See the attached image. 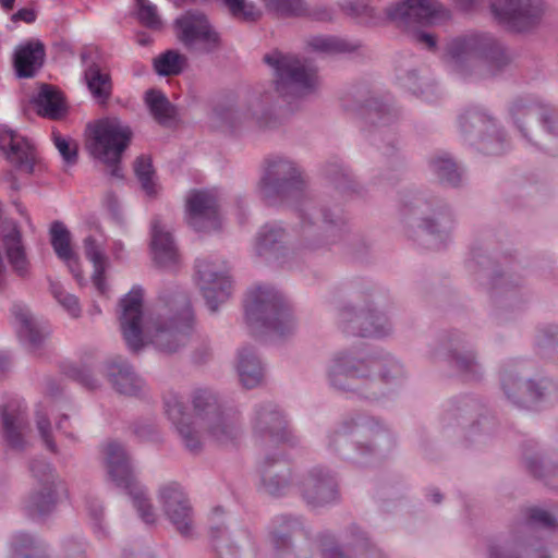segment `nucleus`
<instances>
[{"label":"nucleus","instance_id":"nucleus-1","mask_svg":"<svg viewBox=\"0 0 558 558\" xmlns=\"http://www.w3.org/2000/svg\"><path fill=\"white\" fill-rule=\"evenodd\" d=\"M143 290L133 287L120 301V326L128 348L140 351L145 343L163 353H174L191 338L194 316L189 296L175 291L159 296L143 318Z\"/></svg>","mask_w":558,"mask_h":558},{"label":"nucleus","instance_id":"nucleus-2","mask_svg":"<svg viewBox=\"0 0 558 558\" xmlns=\"http://www.w3.org/2000/svg\"><path fill=\"white\" fill-rule=\"evenodd\" d=\"M259 196L269 205H294L300 219L301 242L298 251L313 252L326 244L336 243L340 239L345 226V216L342 208H320V218L324 232L328 233V241H323L317 232L319 227L313 221L316 213L314 201L305 194V183L298 165L281 156L269 157L265 161V169L258 182Z\"/></svg>","mask_w":558,"mask_h":558},{"label":"nucleus","instance_id":"nucleus-3","mask_svg":"<svg viewBox=\"0 0 558 558\" xmlns=\"http://www.w3.org/2000/svg\"><path fill=\"white\" fill-rule=\"evenodd\" d=\"M325 372L331 389L371 401L383 396L381 383L398 385L407 377L403 364L393 355L363 356L354 349L333 353Z\"/></svg>","mask_w":558,"mask_h":558},{"label":"nucleus","instance_id":"nucleus-4","mask_svg":"<svg viewBox=\"0 0 558 558\" xmlns=\"http://www.w3.org/2000/svg\"><path fill=\"white\" fill-rule=\"evenodd\" d=\"M514 60L512 50L492 33L472 31L447 40L442 62L447 71L463 82L496 77Z\"/></svg>","mask_w":558,"mask_h":558},{"label":"nucleus","instance_id":"nucleus-5","mask_svg":"<svg viewBox=\"0 0 558 558\" xmlns=\"http://www.w3.org/2000/svg\"><path fill=\"white\" fill-rule=\"evenodd\" d=\"M393 446L389 428L363 412L347 414L327 435V447L332 453L361 466L380 460Z\"/></svg>","mask_w":558,"mask_h":558},{"label":"nucleus","instance_id":"nucleus-6","mask_svg":"<svg viewBox=\"0 0 558 558\" xmlns=\"http://www.w3.org/2000/svg\"><path fill=\"white\" fill-rule=\"evenodd\" d=\"M399 214L410 229L409 236L427 248L441 247L454 227L448 204L426 192H407L401 195Z\"/></svg>","mask_w":558,"mask_h":558},{"label":"nucleus","instance_id":"nucleus-7","mask_svg":"<svg viewBox=\"0 0 558 558\" xmlns=\"http://www.w3.org/2000/svg\"><path fill=\"white\" fill-rule=\"evenodd\" d=\"M247 325L256 332L290 335L295 329L291 308L282 293L270 284H258L245 301Z\"/></svg>","mask_w":558,"mask_h":558},{"label":"nucleus","instance_id":"nucleus-8","mask_svg":"<svg viewBox=\"0 0 558 558\" xmlns=\"http://www.w3.org/2000/svg\"><path fill=\"white\" fill-rule=\"evenodd\" d=\"M192 404L202 429L221 446L234 445L242 429L240 413L222 403L219 396L207 388H197L192 393Z\"/></svg>","mask_w":558,"mask_h":558},{"label":"nucleus","instance_id":"nucleus-9","mask_svg":"<svg viewBox=\"0 0 558 558\" xmlns=\"http://www.w3.org/2000/svg\"><path fill=\"white\" fill-rule=\"evenodd\" d=\"M132 138L129 125L117 117H107L86 128V147L90 155L105 163L109 174L122 179L121 158Z\"/></svg>","mask_w":558,"mask_h":558},{"label":"nucleus","instance_id":"nucleus-10","mask_svg":"<svg viewBox=\"0 0 558 558\" xmlns=\"http://www.w3.org/2000/svg\"><path fill=\"white\" fill-rule=\"evenodd\" d=\"M263 60L274 72L275 90L280 97H303L316 89L317 72L306 59L275 49Z\"/></svg>","mask_w":558,"mask_h":558},{"label":"nucleus","instance_id":"nucleus-11","mask_svg":"<svg viewBox=\"0 0 558 558\" xmlns=\"http://www.w3.org/2000/svg\"><path fill=\"white\" fill-rule=\"evenodd\" d=\"M557 520L546 510L531 508L522 525V537H514L502 544L493 543L488 548V558H547L541 542V530H554Z\"/></svg>","mask_w":558,"mask_h":558},{"label":"nucleus","instance_id":"nucleus-12","mask_svg":"<svg viewBox=\"0 0 558 558\" xmlns=\"http://www.w3.org/2000/svg\"><path fill=\"white\" fill-rule=\"evenodd\" d=\"M462 11H470L485 0H453ZM492 14L506 28L525 33L537 27L545 14V0H490Z\"/></svg>","mask_w":558,"mask_h":558},{"label":"nucleus","instance_id":"nucleus-13","mask_svg":"<svg viewBox=\"0 0 558 558\" xmlns=\"http://www.w3.org/2000/svg\"><path fill=\"white\" fill-rule=\"evenodd\" d=\"M104 451L110 480L129 494L138 515L146 524L155 523L153 506L146 498L145 489L136 481L132 461L124 447L117 441H109Z\"/></svg>","mask_w":558,"mask_h":558},{"label":"nucleus","instance_id":"nucleus-14","mask_svg":"<svg viewBox=\"0 0 558 558\" xmlns=\"http://www.w3.org/2000/svg\"><path fill=\"white\" fill-rule=\"evenodd\" d=\"M458 126L463 140L484 155L499 156L510 146L505 131L481 107L462 112L458 117Z\"/></svg>","mask_w":558,"mask_h":558},{"label":"nucleus","instance_id":"nucleus-15","mask_svg":"<svg viewBox=\"0 0 558 558\" xmlns=\"http://www.w3.org/2000/svg\"><path fill=\"white\" fill-rule=\"evenodd\" d=\"M274 558H310V529L301 515L279 514L271 520Z\"/></svg>","mask_w":558,"mask_h":558},{"label":"nucleus","instance_id":"nucleus-16","mask_svg":"<svg viewBox=\"0 0 558 558\" xmlns=\"http://www.w3.org/2000/svg\"><path fill=\"white\" fill-rule=\"evenodd\" d=\"M296 494L311 509L333 506L340 500L337 474L320 464L298 473Z\"/></svg>","mask_w":558,"mask_h":558},{"label":"nucleus","instance_id":"nucleus-17","mask_svg":"<svg viewBox=\"0 0 558 558\" xmlns=\"http://www.w3.org/2000/svg\"><path fill=\"white\" fill-rule=\"evenodd\" d=\"M509 116L522 136L533 143L529 125L537 121L549 136L558 138V111L536 95L515 97L508 107Z\"/></svg>","mask_w":558,"mask_h":558},{"label":"nucleus","instance_id":"nucleus-18","mask_svg":"<svg viewBox=\"0 0 558 558\" xmlns=\"http://www.w3.org/2000/svg\"><path fill=\"white\" fill-rule=\"evenodd\" d=\"M197 286L208 308L216 312L225 303L232 289L227 265L217 257L197 258L195 263Z\"/></svg>","mask_w":558,"mask_h":558},{"label":"nucleus","instance_id":"nucleus-19","mask_svg":"<svg viewBox=\"0 0 558 558\" xmlns=\"http://www.w3.org/2000/svg\"><path fill=\"white\" fill-rule=\"evenodd\" d=\"M253 120L260 128H275L277 119L275 114V96L272 92H265L258 96H253L245 112L239 110L230 104H219L213 110V119L221 126L234 128L241 119Z\"/></svg>","mask_w":558,"mask_h":558},{"label":"nucleus","instance_id":"nucleus-20","mask_svg":"<svg viewBox=\"0 0 558 558\" xmlns=\"http://www.w3.org/2000/svg\"><path fill=\"white\" fill-rule=\"evenodd\" d=\"M254 436L269 445L296 444L295 436L289 428L284 414L270 401L260 402L253 409L251 417Z\"/></svg>","mask_w":558,"mask_h":558},{"label":"nucleus","instance_id":"nucleus-21","mask_svg":"<svg viewBox=\"0 0 558 558\" xmlns=\"http://www.w3.org/2000/svg\"><path fill=\"white\" fill-rule=\"evenodd\" d=\"M501 387L507 398L521 408H535L539 403L553 402L557 399L556 385L549 379H542L539 383L522 381L512 371L502 372Z\"/></svg>","mask_w":558,"mask_h":558},{"label":"nucleus","instance_id":"nucleus-22","mask_svg":"<svg viewBox=\"0 0 558 558\" xmlns=\"http://www.w3.org/2000/svg\"><path fill=\"white\" fill-rule=\"evenodd\" d=\"M31 472L36 481V488L25 500L24 509L29 517H44L56 507L58 476L53 466L45 460H34Z\"/></svg>","mask_w":558,"mask_h":558},{"label":"nucleus","instance_id":"nucleus-23","mask_svg":"<svg viewBox=\"0 0 558 558\" xmlns=\"http://www.w3.org/2000/svg\"><path fill=\"white\" fill-rule=\"evenodd\" d=\"M338 322L341 330L350 336L380 338L391 331L388 318L369 306L361 310L344 306L339 313Z\"/></svg>","mask_w":558,"mask_h":558},{"label":"nucleus","instance_id":"nucleus-24","mask_svg":"<svg viewBox=\"0 0 558 558\" xmlns=\"http://www.w3.org/2000/svg\"><path fill=\"white\" fill-rule=\"evenodd\" d=\"M387 14L402 26L434 24L450 17V11L437 0H402L389 8Z\"/></svg>","mask_w":558,"mask_h":558},{"label":"nucleus","instance_id":"nucleus-25","mask_svg":"<svg viewBox=\"0 0 558 558\" xmlns=\"http://www.w3.org/2000/svg\"><path fill=\"white\" fill-rule=\"evenodd\" d=\"M175 28L179 40L189 49H195L199 45L202 51L210 52L219 45L218 34L202 12H185L175 20Z\"/></svg>","mask_w":558,"mask_h":558},{"label":"nucleus","instance_id":"nucleus-26","mask_svg":"<svg viewBox=\"0 0 558 558\" xmlns=\"http://www.w3.org/2000/svg\"><path fill=\"white\" fill-rule=\"evenodd\" d=\"M187 223L197 232L220 228L217 194L213 190H194L186 199Z\"/></svg>","mask_w":558,"mask_h":558},{"label":"nucleus","instance_id":"nucleus-27","mask_svg":"<svg viewBox=\"0 0 558 558\" xmlns=\"http://www.w3.org/2000/svg\"><path fill=\"white\" fill-rule=\"evenodd\" d=\"M159 501L177 531L184 537L192 536L193 510L182 487L175 483L161 487Z\"/></svg>","mask_w":558,"mask_h":558},{"label":"nucleus","instance_id":"nucleus-28","mask_svg":"<svg viewBox=\"0 0 558 558\" xmlns=\"http://www.w3.org/2000/svg\"><path fill=\"white\" fill-rule=\"evenodd\" d=\"M359 112L365 124L369 128L372 141L375 143L378 136H388V145L392 147L390 126L399 117L398 110L391 105L389 98L371 96L364 100Z\"/></svg>","mask_w":558,"mask_h":558},{"label":"nucleus","instance_id":"nucleus-29","mask_svg":"<svg viewBox=\"0 0 558 558\" xmlns=\"http://www.w3.org/2000/svg\"><path fill=\"white\" fill-rule=\"evenodd\" d=\"M163 409L167 417L175 426L185 448L191 453H198L203 447L202 435L191 421L182 398L174 391L166 392Z\"/></svg>","mask_w":558,"mask_h":558},{"label":"nucleus","instance_id":"nucleus-30","mask_svg":"<svg viewBox=\"0 0 558 558\" xmlns=\"http://www.w3.org/2000/svg\"><path fill=\"white\" fill-rule=\"evenodd\" d=\"M433 360L444 359L454 366L465 379H476L481 367L472 351L465 350V340L460 332L451 333L441 348L430 354Z\"/></svg>","mask_w":558,"mask_h":558},{"label":"nucleus","instance_id":"nucleus-31","mask_svg":"<svg viewBox=\"0 0 558 558\" xmlns=\"http://www.w3.org/2000/svg\"><path fill=\"white\" fill-rule=\"evenodd\" d=\"M278 460L267 456L260 464L259 489L276 498L296 493L298 473L289 468L277 469Z\"/></svg>","mask_w":558,"mask_h":558},{"label":"nucleus","instance_id":"nucleus-32","mask_svg":"<svg viewBox=\"0 0 558 558\" xmlns=\"http://www.w3.org/2000/svg\"><path fill=\"white\" fill-rule=\"evenodd\" d=\"M0 149L17 169L27 173L34 171L36 160L34 145L28 138L5 125L0 126Z\"/></svg>","mask_w":558,"mask_h":558},{"label":"nucleus","instance_id":"nucleus-33","mask_svg":"<svg viewBox=\"0 0 558 558\" xmlns=\"http://www.w3.org/2000/svg\"><path fill=\"white\" fill-rule=\"evenodd\" d=\"M106 376L114 390L121 395L138 397L145 391V381L123 357L117 356L107 362Z\"/></svg>","mask_w":558,"mask_h":558},{"label":"nucleus","instance_id":"nucleus-34","mask_svg":"<svg viewBox=\"0 0 558 558\" xmlns=\"http://www.w3.org/2000/svg\"><path fill=\"white\" fill-rule=\"evenodd\" d=\"M1 432L5 442L15 450L25 448L24 434L28 427L25 408L17 401H11L2 407Z\"/></svg>","mask_w":558,"mask_h":558},{"label":"nucleus","instance_id":"nucleus-35","mask_svg":"<svg viewBox=\"0 0 558 558\" xmlns=\"http://www.w3.org/2000/svg\"><path fill=\"white\" fill-rule=\"evenodd\" d=\"M349 545L354 548V557L350 551H344L338 545L327 546L323 544V558H386L380 549L369 543L366 532L356 524L348 527Z\"/></svg>","mask_w":558,"mask_h":558},{"label":"nucleus","instance_id":"nucleus-36","mask_svg":"<svg viewBox=\"0 0 558 558\" xmlns=\"http://www.w3.org/2000/svg\"><path fill=\"white\" fill-rule=\"evenodd\" d=\"M1 240L12 271L21 279L28 278L31 275V262L21 230L16 225H13L2 233Z\"/></svg>","mask_w":558,"mask_h":558},{"label":"nucleus","instance_id":"nucleus-37","mask_svg":"<svg viewBox=\"0 0 558 558\" xmlns=\"http://www.w3.org/2000/svg\"><path fill=\"white\" fill-rule=\"evenodd\" d=\"M45 58V45L38 39L28 40L16 47L13 54V66L17 77H34L43 68Z\"/></svg>","mask_w":558,"mask_h":558},{"label":"nucleus","instance_id":"nucleus-38","mask_svg":"<svg viewBox=\"0 0 558 558\" xmlns=\"http://www.w3.org/2000/svg\"><path fill=\"white\" fill-rule=\"evenodd\" d=\"M150 234L154 260L162 267L174 265L179 257L178 248L171 231L159 218L153 219Z\"/></svg>","mask_w":558,"mask_h":558},{"label":"nucleus","instance_id":"nucleus-39","mask_svg":"<svg viewBox=\"0 0 558 558\" xmlns=\"http://www.w3.org/2000/svg\"><path fill=\"white\" fill-rule=\"evenodd\" d=\"M11 313L16 324L20 341L28 350L39 349L48 331L34 319L25 305L14 304Z\"/></svg>","mask_w":558,"mask_h":558},{"label":"nucleus","instance_id":"nucleus-40","mask_svg":"<svg viewBox=\"0 0 558 558\" xmlns=\"http://www.w3.org/2000/svg\"><path fill=\"white\" fill-rule=\"evenodd\" d=\"M236 372L246 389L258 387L265 377L264 365L252 347H243L238 352Z\"/></svg>","mask_w":558,"mask_h":558},{"label":"nucleus","instance_id":"nucleus-41","mask_svg":"<svg viewBox=\"0 0 558 558\" xmlns=\"http://www.w3.org/2000/svg\"><path fill=\"white\" fill-rule=\"evenodd\" d=\"M51 245L57 256L62 259L76 281L82 283V271L75 253L71 246V234L65 226L60 221H54L50 229Z\"/></svg>","mask_w":558,"mask_h":558},{"label":"nucleus","instance_id":"nucleus-42","mask_svg":"<svg viewBox=\"0 0 558 558\" xmlns=\"http://www.w3.org/2000/svg\"><path fill=\"white\" fill-rule=\"evenodd\" d=\"M287 232L279 223H266L258 231L255 239V252L259 256H274L279 259L286 251Z\"/></svg>","mask_w":558,"mask_h":558},{"label":"nucleus","instance_id":"nucleus-43","mask_svg":"<svg viewBox=\"0 0 558 558\" xmlns=\"http://www.w3.org/2000/svg\"><path fill=\"white\" fill-rule=\"evenodd\" d=\"M396 77L402 88L426 102H434L439 97L436 83L426 76L418 75L415 70L398 69Z\"/></svg>","mask_w":558,"mask_h":558},{"label":"nucleus","instance_id":"nucleus-44","mask_svg":"<svg viewBox=\"0 0 558 558\" xmlns=\"http://www.w3.org/2000/svg\"><path fill=\"white\" fill-rule=\"evenodd\" d=\"M430 172L444 185L457 187L463 181V169L448 153H436L428 160Z\"/></svg>","mask_w":558,"mask_h":558},{"label":"nucleus","instance_id":"nucleus-45","mask_svg":"<svg viewBox=\"0 0 558 558\" xmlns=\"http://www.w3.org/2000/svg\"><path fill=\"white\" fill-rule=\"evenodd\" d=\"M88 58V52L84 51L81 53V59L86 64L84 74L88 89L99 102H106L109 99L112 89L110 75L109 73L104 72L95 62L87 64Z\"/></svg>","mask_w":558,"mask_h":558},{"label":"nucleus","instance_id":"nucleus-46","mask_svg":"<svg viewBox=\"0 0 558 558\" xmlns=\"http://www.w3.org/2000/svg\"><path fill=\"white\" fill-rule=\"evenodd\" d=\"M468 268L473 272L483 275V277H488L492 290L506 289L518 284L509 275L495 270L490 258L481 250L472 252V258L468 262Z\"/></svg>","mask_w":558,"mask_h":558},{"label":"nucleus","instance_id":"nucleus-47","mask_svg":"<svg viewBox=\"0 0 558 558\" xmlns=\"http://www.w3.org/2000/svg\"><path fill=\"white\" fill-rule=\"evenodd\" d=\"M84 251L87 259L94 266L93 283L97 291L105 295L108 291L105 279L107 257L104 253L102 244L94 236L88 235L84 240Z\"/></svg>","mask_w":558,"mask_h":558},{"label":"nucleus","instance_id":"nucleus-48","mask_svg":"<svg viewBox=\"0 0 558 558\" xmlns=\"http://www.w3.org/2000/svg\"><path fill=\"white\" fill-rule=\"evenodd\" d=\"M11 558H48L45 544L35 536L17 532L10 542Z\"/></svg>","mask_w":558,"mask_h":558},{"label":"nucleus","instance_id":"nucleus-49","mask_svg":"<svg viewBox=\"0 0 558 558\" xmlns=\"http://www.w3.org/2000/svg\"><path fill=\"white\" fill-rule=\"evenodd\" d=\"M35 104L37 112L45 118L58 120L65 113V105L61 93L49 85H43Z\"/></svg>","mask_w":558,"mask_h":558},{"label":"nucleus","instance_id":"nucleus-50","mask_svg":"<svg viewBox=\"0 0 558 558\" xmlns=\"http://www.w3.org/2000/svg\"><path fill=\"white\" fill-rule=\"evenodd\" d=\"M323 175L340 194L355 191L356 184L350 169L339 159L328 161L323 168Z\"/></svg>","mask_w":558,"mask_h":558},{"label":"nucleus","instance_id":"nucleus-51","mask_svg":"<svg viewBox=\"0 0 558 558\" xmlns=\"http://www.w3.org/2000/svg\"><path fill=\"white\" fill-rule=\"evenodd\" d=\"M145 102L150 114L159 124L168 125L175 119V107L162 92L157 89L147 90L145 94Z\"/></svg>","mask_w":558,"mask_h":558},{"label":"nucleus","instance_id":"nucleus-52","mask_svg":"<svg viewBox=\"0 0 558 558\" xmlns=\"http://www.w3.org/2000/svg\"><path fill=\"white\" fill-rule=\"evenodd\" d=\"M210 537L215 550V558H246L239 546H234L225 526L210 527Z\"/></svg>","mask_w":558,"mask_h":558},{"label":"nucleus","instance_id":"nucleus-53","mask_svg":"<svg viewBox=\"0 0 558 558\" xmlns=\"http://www.w3.org/2000/svg\"><path fill=\"white\" fill-rule=\"evenodd\" d=\"M186 65V57L177 50H167L154 59V69L161 76L179 75Z\"/></svg>","mask_w":558,"mask_h":558},{"label":"nucleus","instance_id":"nucleus-54","mask_svg":"<svg viewBox=\"0 0 558 558\" xmlns=\"http://www.w3.org/2000/svg\"><path fill=\"white\" fill-rule=\"evenodd\" d=\"M308 47L319 53L337 54L355 50V46L335 36H315L308 40Z\"/></svg>","mask_w":558,"mask_h":558},{"label":"nucleus","instance_id":"nucleus-55","mask_svg":"<svg viewBox=\"0 0 558 558\" xmlns=\"http://www.w3.org/2000/svg\"><path fill=\"white\" fill-rule=\"evenodd\" d=\"M134 171L147 195L156 194L155 183L153 181L154 169L151 160L146 156H141L135 160Z\"/></svg>","mask_w":558,"mask_h":558},{"label":"nucleus","instance_id":"nucleus-56","mask_svg":"<svg viewBox=\"0 0 558 558\" xmlns=\"http://www.w3.org/2000/svg\"><path fill=\"white\" fill-rule=\"evenodd\" d=\"M50 291L57 302L72 316L78 317L81 315V306L78 299L71 293H68L59 282L50 283Z\"/></svg>","mask_w":558,"mask_h":558},{"label":"nucleus","instance_id":"nucleus-57","mask_svg":"<svg viewBox=\"0 0 558 558\" xmlns=\"http://www.w3.org/2000/svg\"><path fill=\"white\" fill-rule=\"evenodd\" d=\"M136 5L137 19L142 25L150 29H159L161 27V19L154 3L149 0H136Z\"/></svg>","mask_w":558,"mask_h":558},{"label":"nucleus","instance_id":"nucleus-58","mask_svg":"<svg viewBox=\"0 0 558 558\" xmlns=\"http://www.w3.org/2000/svg\"><path fill=\"white\" fill-rule=\"evenodd\" d=\"M269 12L279 16L298 15L302 10L301 0H260Z\"/></svg>","mask_w":558,"mask_h":558},{"label":"nucleus","instance_id":"nucleus-59","mask_svg":"<svg viewBox=\"0 0 558 558\" xmlns=\"http://www.w3.org/2000/svg\"><path fill=\"white\" fill-rule=\"evenodd\" d=\"M56 148L66 165H74L77 161V145L74 141L63 137L59 133H52Z\"/></svg>","mask_w":558,"mask_h":558},{"label":"nucleus","instance_id":"nucleus-60","mask_svg":"<svg viewBox=\"0 0 558 558\" xmlns=\"http://www.w3.org/2000/svg\"><path fill=\"white\" fill-rule=\"evenodd\" d=\"M228 12L232 17L243 22H255L262 15L256 4L247 0L238 1Z\"/></svg>","mask_w":558,"mask_h":558},{"label":"nucleus","instance_id":"nucleus-61","mask_svg":"<svg viewBox=\"0 0 558 558\" xmlns=\"http://www.w3.org/2000/svg\"><path fill=\"white\" fill-rule=\"evenodd\" d=\"M36 426L46 448L49 451L56 453L58 451V447L52 437L50 420L45 413H41L40 411L36 412Z\"/></svg>","mask_w":558,"mask_h":558},{"label":"nucleus","instance_id":"nucleus-62","mask_svg":"<svg viewBox=\"0 0 558 558\" xmlns=\"http://www.w3.org/2000/svg\"><path fill=\"white\" fill-rule=\"evenodd\" d=\"M85 509L93 520L94 531L98 537L105 536V529L101 525V518L104 509L100 501L94 497H87L85 499Z\"/></svg>","mask_w":558,"mask_h":558},{"label":"nucleus","instance_id":"nucleus-63","mask_svg":"<svg viewBox=\"0 0 558 558\" xmlns=\"http://www.w3.org/2000/svg\"><path fill=\"white\" fill-rule=\"evenodd\" d=\"M525 464L527 470L536 477L548 478L550 473L558 476V468L549 470L548 465H545L544 461L538 457L526 458Z\"/></svg>","mask_w":558,"mask_h":558},{"label":"nucleus","instance_id":"nucleus-64","mask_svg":"<svg viewBox=\"0 0 558 558\" xmlns=\"http://www.w3.org/2000/svg\"><path fill=\"white\" fill-rule=\"evenodd\" d=\"M68 375L88 389H94L97 387L96 379L85 368L72 367Z\"/></svg>","mask_w":558,"mask_h":558}]
</instances>
